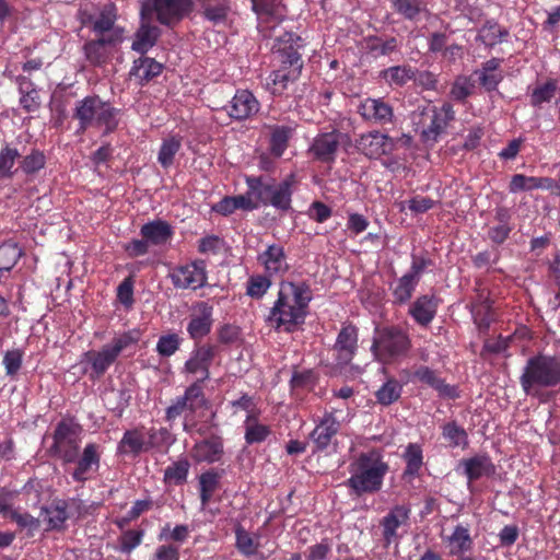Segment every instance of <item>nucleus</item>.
Listing matches in <instances>:
<instances>
[{"label": "nucleus", "mask_w": 560, "mask_h": 560, "mask_svg": "<svg viewBox=\"0 0 560 560\" xmlns=\"http://www.w3.org/2000/svg\"><path fill=\"white\" fill-rule=\"evenodd\" d=\"M241 331L237 326L225 324L218 330V339L223 345H233L240 340Z\"/></svg>", "instance_id": "nucleus-63"}, {"label": "nucleus", "mask_w": 560, "mask_h": 560, "mask_svg": "<svg viewBox=\"0 0 560 560\" xmlns=\"http://www.w3.org/2000/svg\"><path fill=\"white\" fill-rule=\"evenodd\" d=\"M401 394V385L396 380L387 381L377 392V401L384 406H388L396 401Z\"/></svg>", "instance_id": "nucleus-51"}, {"label": "nucleus", "mask_w": 560, "mask_h": 560, "mask_svg": "<svg viewBox=\"0 0 560 560\" xmlns=\"http://www.w3.org/2000/svg\"><path fill=\"white\" fill-rule=\"evenodd\" d=\"M259 110V104L253 93L247 90L238 91L231 101L229 115L236 119L243 120Z\"/></svg>", "instance_id": "nucleus-20"}, {"label": "nucleus", "mask_w": 560, "mask_h": 560, "mask_svg": "<svg viewBox=\"0 0 560 560\" xmlns=\"http://www.w3.org/2000/svg\"><path fill=\"white\" fill-rule=\"evenodd\" d=\"M247 185L250 194L259 205H271L281 211H288L291 208V183L285 179L281 183L275 180H264L262 177H248Z\"/></svg>", "instance_id": "nucleus-3"}, {"label": "nucleus", "mask_w": 560, "mask_h": 560, "mask_svg": "<svg viewBox=\"0 0 560 560\" xmlns=\"http://www.w3.org/2000/svg\"><path fill=\"white\" fill-rule=\"evenodd\" d=\"M194 8L192 0H142L141 19H155L163 25L174 26Z\"/></svg>", "instance_id": "nucleus-4"}, {"label": "nucleus", "mask_w": 560, "mask_h": 560, "mask_svg": "<svg viewBox=\"0 0 560 560\" xmlns=\"http://www.w3.org/2000/svg\"><path fill=\"white\" fill-rule=\"evenodd\" d=\"M357 348L358 329L353 325L343 326L331 348L336 364L339 366L348 365L352 361Z\"/></svg>", "instance_id": "nucleus-12"}, {"label": "nucleus", "mask_w": 560, "mask_h": 560, "mask_svg": "<svg viewBox=\"0 0 560 560\" xmlns=\"http://www.w3.org/2000/svg\"><path fill=\"white\" fill-rule=\"evenodd\" d=\"M346 139H349L348 135L336 130L319 135L315 138L311 152L322 162H332L340 142Z\"/></svg>", "instance_id": "nucleus-16"}, {"label": "nucleus", "mask_w": 560, "mask_h": 560, "mask_svg": "<svg viewBox=\"0 0 560 560\" xmlns=\"http://www.w3.org/2000/svg\"><path fill=\"white\" fill-rule=\"evenodd\" d=\"M474 75L478 77L479 84L487 92L497 90L499 83L503 80L502 72H486L481 70H475Z\"/></svg>", "instance_id": "nucleus-59"}, {"label": "nucleus", "mask_w": 560, "mask_h": 560, "mask_svg": "<svg viewBox=\"0 0 560 560\" xmlns=\"http://www.w3.org/2000/svg\"><path fill=\"white\" fill-rule=\"evenodd\" d=\"M275 40L273 54L280 63L279 68L292 70L293 75H300L303 60L299 49L304 46L303 39L291 32H284Z\"/></svg>", "instance_id": "nucleus-7"}, {"label": "nucleus", "mask_w": 560, "mask_h": 560, "mask_svg": "<svg viewBox=\"0 0 560 560\" xmlns=\"http://www.w3.org/2000/svg\"><path fill=\"white\" fill-rule=\"evenodd\" d=\"M116 358V353L108 345L104 346L101 351H88L85 353V359L92 365L93 372L97 377L106 372Z\"/></svg>", "instance_id": "nucleus-34"}, {"label": "nucleus", "mask_w": 560, "mask_h": 560, "mask_svg": "<svg viewBox=\"0 0 560 560\" xmlns=\"http://www.w3.org/2000/svg\"><path fill=\"white\" fill-rule=\"evenodd\" d=\"M213 307L207 302H199L190 314L187 331L191 339L200 340L207 336L213 324Z\"/></svg>", "instance_id": "nucleus-15"}, {"label": "nucleus", "mask_w": 560, "mask_h": 560, "mask_svg": "<svg viewBox=\"0 0 560 560\" xmlns=\"http://www.w3.org/2000/svg\"><path fill=\"white\" fill-rule=\"evenodd\" d=\"M395 11L407 20H415L421 12L420 0H390Z\"/></svg>", "instance_id": "nucleus-54"}, {"label": "nucleus", "mask_w": 560, "mask_h": 560, "mask_svg": "<svg viewBox=\"0 0 560 560\" xmlns=\"http://www.w3.org/2000/svg\"><path fill=\"white\" fill-rule=\"evenodd\" d=\"M119 33L116 31L113 35L100 36L96 39L88 40L83 45V51L86 60L92 66H102L109 59V47L120 44Z\"/></svg>", "instance_id": "nucleus-14"}, {"label": "nucleus", "mask_w": 560, "mask_h": 560, "mask_svg": "<svg viewBox=\"0 0 560 560\" xmlns=\"http://www.w3.org/2000/svg\"><path fill=\"white\" fill-rule=\"evenodd\" d=\"M45 165V155L38 150H33L21 161V168L26 174L38 172Z\"/></svg>", "instance_id": "nucleus-57"}, {"label": "nucleus", "mask_w": 560, "mask_h": 560, "mask_svg": "<svg viewBox=\"0 0 560 560\" xmlns=\"http://www.w3.org/2000/svg\"><path fill=\"white\" fill-rule=\"evenodd\" d=\"M381 77L389 84L402 86L415 77V70L409 66H395L381 72Z\"/></svg>", "instance_id": "nucleus-44"}, {"label": "nucleus", "mask_w": 560, "mask_h": 560, "mask_svg": "<svg viewBox=\"0 0 560 560\" xmlns=\"http://www.w3.org/2000/svg\"><path fill=\"white\" fill-rule=\"evenodd\" d=\"M116 19L115 7L113 4L105 5L100 15L95 18L93 32L100 37L113 35L117 31L119 33L120 42H122L124 30L115 26Z\"/></svg>", "instance_id": "nucleus-27"}, {"label": "nucleus", "mask_w": 560, "mask_h": 560, "mask_svg": "<svg viewBox=\"0 0 560 560\" xmlns=\"http://www.w3.org/2000/svg\"><path fill=\"white\" fill-rule=\"evenodd\" d=\"M415 377L429 385L439 392L440 395L448 398H454L456 396L455 387L445 384V382L440 378L436 373L428 366H420L415 371Z\"/></svg>", "instance_id": "nucleus-28"}, {"label": "nucleus", "mask_w": 560, "mask_h": 560, "mask_svg": "<svg viewBox=\"0 0 560 560\" xmlns=\"http://www.w3.org/2000/svg\"><path fill=\"white\" fill-rule=\"evenodd\" d=\"M215 354V347L210 345H203L197 348L191 358L186 362L185 369L189 373H198L201 371L203 376L201 381H205L209 377V365L213 360Z\"/></svg>", "instance_id": "nucleus-21"}, {"label": "nucleus", "mask_w": 560, "mask_h": 560, "mask_svg": "<svg viewBox=\"0 0 560 560\" xmlns=\"http://www.w3.org/2000/svg\"><path fill=\"white\" fill-rule=\"evenodd\" d=\"M118 114L119 109L94 95L79 101L72 117L79 120L81 132L90 127H105L106 132H113L118 125Z\"/></svg>", "instance_id": "nucleus-2"}, {"label": "nucleus", "mask_w": 560, "mask_h": 560, "mask_svg": "<svg viewBox=\"0 0 560 560\" xmlns=\"http://www.w3.org/2000/svg\"><path fill=\"white\" fill-rule=\"evenodd\" d=\"M443 542L447 544L450 555L464 557L474 548V539L470 536L468 525H456L454 532L448 536H442Z\"/></svg>", "instance_id": "nucleus-19"}, {"label": "nucleus", "mask_w": 560, "mask_h": 560, "mask_svg": "<svg viewBox=\"0 0 560 560\" xmlns=\"http://www.w3.org/2000/svg\"><path fill=\"white\" fill-rule=\"evenodd\" d=\"M185 399V412L194 413L199 408H202L206 405L205 395L201 386L198 382L191 384L186 390L184 396Z\"/></svg>", "instance_id": "nucleus-49"}, {"label": "nucleus", "mask_w": 560, "mask_h": 560, "mask_svg": "<svg viewBox=\"0 0 560 560\" xmlns=\"http://www.w3.org/2000/svg\"><path fill=\"white\" fill-rule=\"evenodd\" d=\"M81 427L70 421H60L54 432V450L66 462H74L79 452Z\"/></svg>", "instance_id": "nucleus-8"}, {"label": "nucleus", "mask_w": 560, "mask_h": 560, "mask_svg": "<svg viewBox=\"0 0 560 560\" xmlns=\"http://www.w3.org/2000/svg\"><path fill=\"white\" fill-rule=\"evenodd\" d=\"M436 304L433 296L421 295L410 306L409 314L422 326L430 324L435 315Z\"/></svg>", "instance_id": "nucleus-29"}, {"label": "nucleus", "mask_w": 560, "mask_h": 560, "mask_svg": "<svg viewBox=\"0 0 560 560\" xmlns=\"http://www.w3.org/2000/svg\"><path fill=\"white\" fill-rule=\"evenodd\" d=\"M140 234L150 245H163L172 235V226L163 220H154L141 226Z\"/></svg>", "instance_id": "nucleus-24"}, {"label": "nucleus", "mask_w": 560, "mask_h": 560, "mask_svg": "<svg viewBox=\"0 0 560 560\" xmlns=\"http://www.w3.org/2000/svg\"><path fill=\"white\" fill-rule=\"evenodd\" d=\"M526 395L536 396L538 387H553L560 383V359L538 353L530 357L520 377Z\"/></svg>", "instance_id": "nucleus-1"}, {"label": "nucleus", "mask_w": 560, "mask_h": 560, "mask_svg": "<svg viewBox=\"0 0 560 560\" xmlns=\"http://www.w3.org/2000/svg\"><path fill=\"white\" fill-rule=\"evenodd\" d=\"M509 35L505 28H502L498 23L488 21L480 30L477 40H480L486 46L492 47L502 42Z\"/></svg>", "instance_id": "nucleus-41"}, {"label": "nucleus", "mask_w": 560, "mask_h": 560, "mask_svg": "<svg viewBox=\"0 0 560 560\" xmlns=\"http://www.w3.org/2000/svg\"><path fill=\"white\" fill-rule=\"evenodd\" d=\"M401 458L406 464L401 479L406 486L417 488V486L413 483V480L421 476V469L423 466V452L421 446L417 443H409L406 446Z\"/></svg>", "instance_id": "nucleus-18"}, {"label": "nucleus", "mask_w": 560, "mask_h": 560, "mask_svg": "<svg viewBox=\"0 0 560 560\" xmlns=\"http://www.w3.org/2000/svg\"><path fill=\"white\" fill-rule=\"evenodd\" d=\"M387 470L388 465L378 455H362L358 472L349 481L353 490H380Z\"/></svg>", "instance_id": "nucleus-6"}, {"label": "nucleus", "mask_w": 560, "mask_h": 560, "mask_svg": "<svg viewBox=\"0 0 560 560\" xmlns=\"http://www.w3.org/2000/svg\"><path fill=\"white\" fill-rule=\"evenodd\" d=\"M432 112L433 115L430 125L427 128H424L421 132L422 141L425 143L436 142L439 136L444 132L447 126L445 118H442V113H438V109L435 107L433 108Z\"/></svg>", "instance_id": "nucleus-47"}, {"label": "nucleus", "mask_w": 560, "mask_h": 560, "mask_svg": "<svg viewBox=\"0 0 560 560\" xmlns=\"http://www.w3.org/2000/svg\"><path fill=\"white\" fill-rule=\"evenodd\" d=\"M189 463L187 459H180L173 463L165 469L164 480L168 486L179 487L186 481L189 470Z\"/></svg>", "instance_id": "nucleus-43"}, {"label": "nucleus", "mask_w": 560, "mask_h": 560, "mask_svg": "<svg viewBox=\"0 0 560 560\" xmlns=\"http://www.w3.org/2000/svg\"><path fill=\"white\" fill-rule=\"evenodd\" d=\"M418 283L411 276L404 275L400 277L393 289V302L395 304L407 303L411 299Z\"/></svg>", "instance_id": "nucleus-45"}, {"label": "nucleus", "mask_w": 560, "mask_h": 560, "mask_svg": "<svg viewBox=\"0 0 560 560\" xmlns=\"http://www.w3.org/2000/svg\"><path fill=\"white\" fill-rule=\"evenodd\" d=\"M357 150L369 159H378L395 150L394 138L380 131H370L355 140Z\"/></svg>", "instance_id": "nucleus-10"}, {"label": "nucleus", "mask_w": 560, "mask_h": 560, "mask_svg": "<svg viewBox=\"0 0 560 560\" xmlns=\"http://www.w3.org/2000/svg\"><path fill=\"white\" fill-rule=\"evenodd\" d=\"M474 89L475 83L469 77L460 75L454 81L451 89V95L455 101L463 102L472 94Z\"/></svg>", "instance_id": "nucleus-53"}, {"label": "nucleus", "mask_w": 560, "mask_h": 560, "mask_svg": "<svg viewBox=\"0 0 560 560\" xmlns=\"http://www.w3.org/2000/svg\"><path fill=\"white\" fill-rule=\"evenodd\" d=\"M73 503L66 500H54L49 504L42 508V515L47 522V530H61L63 524L73 516Z\"/></svg>", "instance_id": "nucleus-17"}, {"label": "nucleus", "mask_w": 560, "mask_h": 560, "mask_svg": "<svg viewBox=\"0 0 560 560\" xmlns=\"http://www.w3.org/2000/svg\"><path fill=\"white\" fill-rule=\"evenodd\" d=\"M270 287V281L264 276L250 277L247 284V294L252 298H261Z\"/></svg>", "instance_id": "nucleus-61"}, {"label": "nucleus", "mask_w": 560, "mask_h": 560, "mask_svg": "<svg viewBox=\"0 0 560 560\" xmlns=\"http://www.w3.org/2000/svg\"><path fill=\"white\" fill-rule=\"evenodd\" d=\"M359 113L368 120L378 124L390 122L393 108L382 100L368 98L359 107Z\"/></svg>", "instance_id": "nucleus-22"}, {"label": "nucleus", "mask_w": 560, "mask_h": 560, "mask_svg": "<svg viewBox=\"0 0 560 560\" xmlns=\"http://www.w3.org/2000/svg\"><path fill=\"white\" fill-rule=\"evenodd\" d=\"M410 514L411 510L409 505L397 504L380 521V526L383 528L385 547L399 541L400 536L398 535V528L407 526L410 521Z\"/></svg>", "instance_id": "nucleus-11"}, {"label": "nucleus", "mask_w": 560, "mask_h": 560, "mask_svg": "<svg viewBox=\"0 0 560 560\" xmlns=\"http://www.w3.org/2000/svg\"><path fill=\"white\" fill-rule=\"evenodd\" d=\"M22 252L21 248L13 243H4L0 246V275L3 271H10L18 259L20 258Z\"/></svg>", "instance_id": "nucleus-50"}, {"label": "nucleus", "mask_w": 560, "mask_h": 560, "mask_svg": "<svg viewBox=\"0 0 560 560\" xmlns=\"http://www.w3.org/2000/svg\"><path fill=\"white\" fill-rule=\"evenodd\" d=\"M0 513L4 516H9L10 520L16 523L20 527L27 528L30 536H33L34 532H36L40 526V521L33 517L31 514H21L11 509L10 504L2 495L0 497Z\"/></svg>", "instance_id": "nucleus-32"}, {"label": "nucleus", "mask_w": 560, "mask_h": 560, "mask_svg": "<svg viewBox=\"0 0 560 560\" xmlns=\"http://www.w3.org/2000/svg\"><path fill=\"white\" fill-rule=\"evenodd\" d=\"M234 534H236V548L241 555L250 558L258 552L259 537L257 535L247 533L242 525L236 526Z\"/></svg>", "instance_id": "nucleus-38"}, {"label": "nucleus", "mask_w": 560, "mask_h": 560, "mask_svg": "<svg viewBox=\"0 0 560 560\" xmlns=\"http://www.w3.org/2000/svg\"><path fill=\"white\" fill-rule=\"evenodd\" d=\"M369 48L372 52L386 56L397 49V40L395 37H390L386 40H382L381 38H374L370 40Z\"/></svg>", "instance_id": "nucleus-62"}, {"label": "nucleus", "mask_w": 560, "mask_h": 560, "mask_svg": "<svg viewBox=\"0 0 560 560\" xmlns=\"http://www.w3.org/2000/svg\"><path fill=\"white\" fill-rule=\"evenodd\" d=\"M337 431L338 423L332 419H325L313 430L311 438L318 450H324L328 446L331 438L337 433Z\"/></svg>", "instance_id": "nucleus-39"}, {"label": "nucleus", "mask_w": 560, "mask_h": 560, "mask_svg": "<svg viewBox=\"0 0 560 560\" xmlns=\"http://www.w3.org/2000/svg\"><path fill=\"white\" fill-rule=\"evenodd\" d=\"M143 451H148L143 435L138 430H127L118 444V452L138 455Z\"/></svg>", "instance_id": "nucleus-37"}, {"label": "nucleus", "mask_w": 560, "mask_h": 560, "mask_svg": "<svg viewBox=\"0 0 560 560\" xmlns=\"http://www.w3.org/2000/svg\"><path fill=\"white\" fill-rule=\"evenodd\" d=\"M222 454L223 443L219 436L203 440L192 448V456L197 462L214 463L221 459Z\"/></svg>", "instance_id": "nucleus-25"}, {"label": "nucleus", "mask_w": 560, "mask_h": 560, "mask_svg": "<svg viewBox=\"0 0 560 560\" xmlns=\"http://www.w3.org/2000/svg\"><path fill=\"white\" fill-rule=\"evenodd\" d=\"M163 66L153 58L140 57L133 61L129 72L130 78H136L139 85H144L155 77L160 75Z\"/></svg>", "instance_id": "nucleus-23"}, {"label": "nucleus", "mask_w": 560, "mask_h": 560, "mask_svg": "<svg viewBox=\"0 0 560 560\" xmlns=\"http://www.w3.org/2000/svg\"><path fill=\"white\" fill-rule=\"evenodd\" d=\"M493 470L494 466L487 456H476L465 462V472L469 480L490 475Z\"/></svg>", "instance_id": "nucleus-40"}, {"label": "nucleus", "mask_w": 560, "mask_h": 560, "mask_svg": "<svg viewBox=\"0 0 560 560\" xmlns=\"http://www.w3.org/2000/svg\"><path fill=\"white\" fill-rule=\"evenodd\" d=\"M143 530H126L119 537V550L120 552L130 553L136 549L143 540Z\"/></svg>", "instance_id": "nucleus-55"}, {"label": "nucleus", "mask_w": 560, "mask_h": 560, "mask_svg": "<svg viewBox=\"0 0 560 560\" xmlns=\"http://www.w3.org/2000/svg\"><path fill=\"white\" fill-rule=\"evenodd\" d=\"M269 433L270 430L267 425L259 423L252 424L247 421L245 440L248 444L260 443L265 441Z\"/></svg>", "instance_id": "nucleus-60"}, {"label": "nucleus", "mask_w": 560, "mask_h": 560, "mask_svg": "<svg viewBox=\"0 0 560 560\" xmlns=\"http://www.w3.org/2000/svg\"><path fill=\"white\" fill-rule=\"evenodd\" d=\"M179 343L180 338L177 334L161 336L156 345V351L162 357H171L178 350Z\"/></svg>", "instance_id": "nucleus-56"}, {"label": "nucleus", "mask_w": 560, "mask_h": 560, "mask_svg": "<svg viewBox=\"0 0 560 560\" xmlns=\"http://www.w3.org/2000/svg\"><path fill=\"white\" fill-rule=\"evenodd\" d=\"M182 148V139L170 137L164 139L158 154V161L163 168H168L174 163V158Z\"/></svg>", "instance_id": "nucleus-42"}, {"label": "nucleus", "mask_w": 560, "mask_h": 560, "mask_svg": "<svg viewBox=\"0 0 560 560\" xmlns=\"http://www.w3.org/2000/svg\"><path fill=\"white\" fill-rule=\"evenodd\" d=\"M443 435L450 441L451 446H465L468 443L466 431L456 422H448L443 427Z\"/></svg>", "instance_id": "nucleus-52"}, {"label": "nucleus", "mask_w": 560, "mask_h": 560, "mask_svg": "<svg viewBox=\"0 0 560 560\" xmlns=\"http://www.w3.org/2000/svg\"><path fill=\"white\" fill-rule=\"evenodd\" d=\"M171 279L176 288L192 290L201 288L207 280L205 261L198 260L176 268L171 273Z\"/></svg>", "instance_id": "nucleus-13"}, {"label": "nucleus", "mask_w": 560, "mask_h": 560, "mask_svg": "<svg viewBox=\"0 0 560 560\" xmlns=\"http://www.w3.org/2000/svg\"><path fill=\"white\" fill-rule=\"evenodd\" d=\"M305 315V312H301L299 307L289 301L284 292L280 291L269 319L275 320L278 328L283 326L284 330L290 332L298 325L304 323Z\"/></svg>", "instance_id": "nucleus-9"}, {"label": "nucleus", "mask_w": 560, "mask_h": 560, "mask_svg": "<svg viewBox=\"0 0 560 560\" xmlns=\"http://www.w3.org/2000/svg\"><path fill=\"white\" fill-rule=\"evenodd\" d=\"M180 551L174 545H162L156 547L153 560H179Z\"/></svg>", "instance_id": "nucleus-64"}, {"label": "nucleus", "mask_w": 560, "mask_h": 560, "mask_svg": "<svg viewBox=\"0 0 560 560\" xmlns=\"http://www.w3.org/2000/svg\"><path fill=\"white\" fill-rule=\"evenodd\" d=\"M23 353L19 349L8 350L3 357V364L8 376H15L22 366Z\"/></svg>", "instance_id": "nucleus-58"}, {"label": "nucleus", "mask_w": 560, "mask_h": 560, "mask_svg": "<svg viewBox=\"0 0 560 560\" xmlns=\"http://www.w3.org/2000/svg\"><path fill=\"white\" fill-rule=\"evenodd\" d=\"M558 82L557 80L549 79L542 84H538L530 94V104L534 107H539L542 103L550 102L557 94Z\"/></svg>", "instance_id": "nucleus-46"}, {"label": "nucleus", "mask_w": 560, "mask_h": 560, "mask_svg": "<svg viewBox=\"0 0 560 560\" xmlns=\"http://www.w3.org/2000/svg\"><path fill=\"white\" fill-rule=\"evenodd\" d=\"M280 291H283L287 296L291 294L293 305L299 307L301 312H305V308L312 300L311 289L305 282L283 283Z\"/></svg>", "instance_id": "nucleus-36"}, {"label": "nucleus", "mask_w": 560, "mask_h": 560, "mask_svg": "<svg viewBox=\"0 0 560 560\" xmlns=\"http://www.w3.org/2000/svg\"><path fill=\"white\" fill-rule=\"evenodd\" d=\"M410 348V340L405 331L397 327L376 329L371 347L375 359L382 363L404 355Z\"/></svg>", "instance_id": "nucleus-5"}, {"label": "nucleus", "mask_w": 560, "mask_h": 560, "mask_svg": "<svg viewBox=\"0 0 560 560\" xmlns=\"http://www.w3.org/2000/svg\"><path fill=\"white\" fill-rule=\"evenodd\" d=\"M270 138L269 149L275 158H280L288 148L289 140L292 138L293 128L290 126H269Z\"/></svg>", "instance_id": "nucleus-31"}, {"label": "nucleus", "mask_w": 560, "mask_h": 560, "mask_svg": "<svg viewBox=\"0 0 560 560\" xmlns=\"http://www.w3.org/2000/svg\"><path fill=\"white\" fill-rule=\"evenodd\" d=\"M259 260L270 273H278L288 269L283 247L278 245H270L267 250L259 256Z\"/></svg>", "instance_id": "nucleus-35"}, {"label": "nucleus", "mask_w": 560, "mask_h": 560, "mask_svg": "<svg viewBox=\"0 0 560 560\" xmlns=\"http://www.w3.org/2000/svg\"><path fill=\"white\" fill-rule=\"evenodd\" d=\"M203 16L214 25L225 23L231 5L229 0H201Z\"/></svg>", "instance_id": "nucleus-30"}, {"label": "nucleus", "mask_w": 560, "mask_h": 560, "mask_svg": "<svg viewBox=\"0 0 560 560\" xmlns=\"http://www.w3.org/2000/svg\"><path fill=\"white\" fill-rule=\"evenodd\" d=\"M98 462L97 445H86L72 474L73 478L79 481L88 479V474L92 470L93 466H98Z\"/></svg>", "instance_id": "nucleus-33"}, {"label": "nucleus", "mask_w": 560, "mask_h": 560, "mask_svg": "<svg viewBox=\"0 0 560 560\" xmlns=\"http://www.w3.org/2000/svg\"><path fill=\"white\" fill-rule=\"evenodd\" d=\"M20 158V152L15 148L5 145L0 151V179L11 178L18 171L13 170L15 160Z\"/></svg>", "instance_id": "nucleus-48"}, {"label": "nucleus", "mask_w": 560, "mask_h": 560, "mask_svg": "<svg viewBox=\"0 0 560 560\" xmlns=\"http://www.w3.org/2000/svg\"><path fill=\"white\" fill-rule=\"evenodd\" d=\"M150 21L142 20V24L136 32V38L131 46L132 50L141 55L148 52L156 44L161 35V30L155 25H151Z\"/></svg>", "instance_id": "nucleus-26"}]
</instances>
